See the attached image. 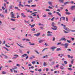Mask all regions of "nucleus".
<instances>
[{"label": "nucleus", "instance_id": "f257e3e1", "mask_svg": "<svg viewBox=\"0 0 75 75\" xmlns=\"http://www.w3.org/2000/svg\"><path fill=\"white\" fill-rule=\"evenodd\" d=\"M54 25H55V23L54 22H52V26L55 28H54L52 27L51 28L52 30H57V27L56 26H54Z\"/></svg>", "mask_w": 75, "mask_h": 75}, {"label": "nucleus", "instance_id": "f03ea898", "mask_svg": "<svg viewBox=\"0 0 75 75\" xmlns=\"http://www.w3.org/2000/svg\"><path fill=\"white\" fill-rule=\"evenodd\" d=\"M61 25H62V26H63L64 29H65L66 31H70V30H69V29L68 28L65 27H66L65 25H64L63 24H62Z\"/></svg>", "mask_w": 75, "mask_h": 75}, {"label": "nucleus", "instance_id": "7ed1b4c3", "mask_svg": "<svg viewBox=\"0 0 75 75\" xmlns=\"http://www.w3.org/2000/svg\"><path fill=\"white\" fill-rule=\"evenodd\" d=\"M11 18H16V17H14V13L13 12H11Z\"/></svg>", "mask_w": 75, "mask_h": 75}, {"label": "nucleus", "instance_id": "20e7f679", "mask_svg": "<svg viewBox=\"0 0 75 75\" xmlns=\"http://www.w3.org/2000/svg\"><path fill=\"white\" fill-rule=\"evenodd\" d=\"M17 67L16 66H15L14 68H12V69L13 70L14 73H17V71L15 70V69H17Z\"/></svg>", "mask_w": 75, "mask_h": 75}, {"label": "nucleus", "instance_id": "39448f33", "mask_svg": "<svg viewBox=\"0 0 75 75\" xmlns=\"http://www.w3.org/2000/svg\"><path fill=\"white\" fill-rule=\"evenodd\" d=\"M55 48H57V47H52L50 48V49L52 50L53 51H55Z\"/></svg>", "mask_w": 75, "mask_h": 75}, {"label": "nucleus", "instance_id": "423d86ee", "mask_svg": "<svg viewBox=\"0 0 75 75\" xmlns=\"http://www.w3.org/2000/svg\"><path fill=\"white\" fill-rule=\"evenodd\" d=\"M68 45H69V44H68V43H66L64 44V46H65V47L66 48H68Z\"/></svg>", "mask_w": 75, "mask_h": 75}, {"label": "nucleus", "instance_id": "0eeeda50", "mask_svg": "<svg viewBox=\"0 0 75 75\" xmlns=\"http://www.w3.org/2000/svg\"><path fill=\"white\" fill-rule=\"evenodd\" d=\"M48 3L49 4L50 6H51L52 7H54V6H53L52 5V2H51V1H49L48 2Z\"/></svg>", "mask_w": 75, "mask_h": 75}, {"label": "nucleus", "instance_id": "6e6552de", "mask_svg": "<svg viewBox=\"0 0 75 75\" xmlns=\"http://www.w3.org/2000/svg\"><path fill=\"white\" fill-rule=\"evenodd\" d=\"M75 6H72L71 8V10H74L75 9Z\"/></svg>", "mask_w": 75, "mask_h": 75}, {"label": "nucleus", "instance_id": "1a4fd4ad", "mask_svg": "<svg viewBox=\"0 0 75 75\" xmlns=\"http://www.w3.org/2000/svg\"><path fill=\"white\" fill-rule=\"evenodd\" d=\"M40 35V33H38L37 34H35L34 35L37 36V37H38L39 35Z\"/></svg>", "mask_w": 75, "mask_h": 75}, {"label": "nucleus", "instance_id": "9d476101", "mask_svg": "<svg viewBox=\"0 0 75 75\" xmlns=\"http://www.w3.org/2000/svg\"><path fill=\"white\" fill-rule=\"evenodd\" d=\"M61 40H62V41H67V39H65V38H62L60 39V41H61Z\"/></svg>", "mask_w": 75, "mask_h": 75}, {"label": "nucleus", "instance_id": "9b49d317", "mask_svg": "<svg viewBox=\"0 0 75 75\" xmlns=\"http://www.w3.org/2000/svg\"><path fill=\"white\" fill-rule=\"evenodd\" d=\"M21 15L22 16V17H23L24 18H25V17H26V16L24 15V13H22L21 14Z\"/></svg>", "mask_w": 75, "mask_h": 75}, {"label": "nucleus", "instance_id": "f8f14e48", "mask_svg": "<svg viewBox=\"0 0 75 75\" xmlns=\"http://www.w3.org/2000/svg\"><path fill=\"white\" fill-rule=\"evenodd\" d=\"M70 3L69 1H67L65 2H64V5H66V4H69Z\"/></svg>", "mask_w": 75, "mask_h": 75}, {"label": "nucleus", "instance_id": "ddd939ff", "mask_svg": "<svg viewBox=\"0 0 75 75\" xmlns=\"http://www.w3.org/2000/svg\"><path fill=\"white\" fill-rule=\"evenodd\" d=\"M47 64L45 62H44L43 63V66L44 67H45V66H47Z\"/></svg>", "mask_w": 75, "mask_h": 75}, {"label": "nucleus", "instance_id": "4468645a", "mask_svg": "<svg viewBox=\"0 0 75 75\" xmlns=\"http://www.w3.org/2000/svg\"><path fill=\"white\" fill-rule=\"evenodd\" d=\"M27 56V54H24L23 55L21 56L22 57H24L25 56L26 57V56Z\"/></svg>", "mask_w": 75, "mask_h": 75}, {"label": "nucleus", "instance_id": "2eb2a0df", "mask_svg": "<svg viewBox=\"0 0 75 75\" xmlns=\"http://www.w3.org/2000/svg\"><path fill=\"white\" fill-rule=\"evenodd\" d=\"M44 41V40H39V43H42V42H43V41Z\"/></svg>", "mask_w": 75, "mask_h": 75}, {"label": "nucleus", "instance_id": "dca6fc26", "mask_svg": "<svg viewBox=\"0 0 75 75\" xmlns=\"http://www.w3.org/2000/svg\"><path fill=\"white\" fill-rule=\"evenodd\" d=\"M56 13H57V14H58V15H59V16H60V17L61 16V15L60 13H59V12H57Z\"/></svg>", "mask_w": 75, "mask_h": 75}, {"label": "nucleus", "instance_id": "f3484780", "mask_svg": "<svg viewBox=\"0 0 75 75\" xmlns=\"http://www.w3.org/2000/svg\"><path fill=\"white\" fill-rule=\"evenodd\" d=\"M17 45H18L19 46V47H21V48H24V46H21L20 45H19V44H18V43H17Z\"/></svg>", "mask_w": 75, "mask_h": 75}, {"label": "nucleus", "instance_id": "a211bd4d", "mask_svg": "<svg viewBox=\"0 0 75 75\" xmlns=\"http://www.w3.org/2000/svg\"><path fill=\"white\" fill-rule=\"evenodd\" d=\"M59 1L60 3H64V0H59Z\"/></svg>", "mask_w": 75, "mask_h": 75}, {"label": "nucleus", "instance_id": "6ab92c4d", "mask_svg": "<svg viewBox=\"0 0 75 75\" xmlns=\"http://www.w3.org/2000/svg\"><path fill=\"white\" fill-rule=\"evenodd\" d=\"M36 5H32L31 6V7H36Z\"/></svg>", "mask_w": 75, "mask_h": 75}, {"label": "nucleus", "instance_id": "aec40b11", "mask_svg": "<svg viewBox=\"0 0 75 75\" xmlns=\"http://www.w3.org/2000/svg\"><path fill=\"white\" fill-rule=\"evenodd\" d=\"M2 74H7V73L4 71H3L2 72Z\"/></svg>", "mask_w": 75, "mask_h": 75}, {"label": "nucleus", "instance_id": "412c9836", "mask_svg": "<svg viewBox=\"0 0 75 75\" xmlns=\"http://www.w3.org/2000/svg\"><path fill=\"white\" fill-rule=\"evenodd\" d=\"M60 68L61 69H64V67H63V66H62L60 67Z\"/></svg>", "mask_w": 75, "mask_h": 75}, {"label": "nucleus", "instance_id": "4be33fe9", "mask_svg": "<svg viewBox=\"0 0 75 75\" xmlns=\"http://www.w3.org/2000/svg\"><path fill=\"white\" fill-rule=\"evenodd\" d=\"M21 2L20 1L19 2V4L18 5V6L19 7H20V6H21Z\"/></svg>", "mask_w": 75, "mask_h": 75}, {"label": "nucleus", "instance_id": "5701e85b", "mask_svg": "<svg viewBox=\"0 0 75 75\" xmlns=\"http://www.w3.org/2000/svg\"><path fill=\"white\" fill-rule=\"evenodd\" d=\"M15 9H17V10H20V9L19 8H18V7L17 6H16L15 7Z\"/></svg>", "mask_w": 75, "mask_h": 75}, {"label": "nucleus", "instance_id": "b1692460", "mask_svg": "<svg viewBox=\"0 0 75 75\" xmlns=\"http://www.w3.org/2000/svg\"><path fill=\"white\" fill-rule=\"evenodd\" d=\"M61 18L63 19V21H65V17H61Z\"/></svg>", "mask_w": 75, "mask_h": 75}, {"label": "nucleus", "instance_id": "393cba45", "mask_svg": "<svg viewBox=\"0 0 75 75\" xmlns=\"http://www.w3.org/2000/svg\"><path fill=\"white\" fill-rule=\"evenodd\" d=\"M66 14L69 15L70 14H71V13H69V12H66L65 13Z\"/></svg>", "mask_w": 75, "mask_h": 75}, {"label": "nucleus", "instance_id": "a878e982", "mask_svg": "<svg viewBox=\"0 0 75 75\" xmlns=\"http://www.w3.org/2000/svg\"><path fill=\"white\" fill-rule=\"evenodd\" d=\"M3 47L4 48H5V49H6V50H7V51H9V50H8V49L7 48H6L5 47Z\"/></svg>", "mask_w": 75, "mask_h": 75}, {"label": "nucleus", "instance_id": "bb28decb", "mask_svg": "<svg viewBox=\"0 0 75 75\" xmlns=\"http://www.w3.org/2000/svg\"><path fill=\"white\" fill-rule=\"evenodd\" d=\"M67 63H68L67 62V61H64V64H67Z\"/></svg>", "mask_w": 75, "mask_h": 75}, {"label": "nucleus", "instance_id": "cd10ccee", "mask_svg": "<svg viewBox=\"0 0 75 75\" xmlns=\"http://www.w3.org/2000/svg\"><path fill=\"white\" fill-rule=\"evenodd\" d=\"M35 52H36L37 54H39L40 53L38 52V51H37V50H35Z\"/></svg>", "mask_w": 75, "mask_h": 75}, {"label": "nucleus", "instance_id": "c85d7f7f", "mask_svg": "<svg viewBox=\"0 0 75 75\" xmlns=\"http://www.w3.org/2000/svg\"><path fill=\"white\" fill-rule=\"evenodd\" d=\"M0 16H1V17H3V18H4V16L2 14H0Z\"/></svg>", "mask_w": 75, "mask_h": 75}, {"label": "nucleus", "instance_id": "c756f323", "mask_svg": "<svg viewBox=\"0 0 75 75\" xmlns=\"http://www.w3.org/2000/svg\"><path fill=\"white\" fill-rule=\"evenodd\" d=\"M68 69L69 70V71H72V69L71 68H68Z\"/></svg>", "mask_w": 75, "mask_h": 75}, {"label": "nucleus", "instance_id": "7c9ffc66", "mask_svg": "<svg viewBox=\"0 0 75 75\" xmlns=\"http://www.w3.org/2000/svg\"><path fill=\"white\" fill-rule=\"evenodd\" d=\"M35 24L32 25H31V27H32V28H33V27H34V26H35Z\"/></svg>", "mask_w": 75, "mask_h": 75}, {"label": "nucleus", "instance_id": "2f4dec72", "mask_svg": "<svg viewBox=\"0 0 75 75\" xmlns=\"http://www.w3.org/2000/svg\"><path fill=\"white\" fill-rule=\"evenodd\" d=\"M37 12H33V13H31V15H33V14H36V13H37Z\"/></svg>", "mask_w": 75, "mask_h": 75}, {"label": "nucleus", "instance_id": "473e14b6", "mask_svg": "<svg viewBox=\"0 0 75 75\" xmlns=\"http://www.w3.org/2000/svg\"><path fill=\"white\" fill-rule=\"evenodd\" d=\"M32 63L33 64H35V62L33 61L32 62Z\"/></svg>", "mask_w": 75, "mask_h": 75}, {"label": "nucleus", "instance_id": "72a5a7b5", "mask_svg": "<svg viewBox=\"0 0 75 75\" xmlns=\"http://www.w3.org/2000/svg\"><path fill=\"white\" fill-rule=\"evenodd\" d=\"M11 20H12V21H16V19H14L13 18L11 19Z\"/></svg>", "mask_w": 75, "mask_h": 75}, {"label": "nucleus", "instance_id": "f704fd0d", "mask_svg": "<svg viewBox=\"0 0 75 75\" xmlns=\"http://www.w3.org/2000/svg\"><path fill=\"white\" fill-rule=\"evenodd\" d=\"M31 30H32V31H34L35 30V28H33Z\"/></svg>", "mask_w": 75, "mask_h": 75}, {"label": "nucleus", "instance_id": "c9c22d12", "mask_svg": "<svg viewBox=\"0 0 75 75\" xmlns=\"http://www.w3.org/2000/svg\"><path fill=\"white\" fill-rule=\"evenodd\" d=\"M25 6H28V7H30V5H25Z\"/></svg>", "mask_w": 75, "mask_h": 75}, {"label": "nucleus", "instance_id": "e433bc0d", "mask_svg": "<svg viewBox=\"0 0 75 75\" xmlns=\"http://www.w3.org/2000/svg\"><path fill=\"white\" fill-rule=\"evenodd\" d=\"M30 44L31 45H35V44L34 43H30Z\"/></svg>", "mask_w": 75, "mask_h": 75}, {"label": "nucleus", "instance_id": "4c0bfd02", "mask_svg": "<svg viewBox=\"0 0 75 75\" xmlns=\"http://www.w3.org/2000/svg\"><path fill=\"white\" fill-rule=\"evenodd\" d=\"M54 63H55V62H52V65H54Z\"/></svg>", "mask_w": 75, "mask_h": 75}, {"label": "nucleus", "instance_id": "58836bf2", "mask_svg": "<svg viewBox=\"0 0 75 75\" xmlns=\"http://www.w3.org/2000/svg\"><path fill=\"white\" fill-rule=\"evenodd\" d=\"M49 8H50V9H52V8L51 7H50V6H48Z\"/></svg>", "mask_w": 75, "mask_h": 75}, {"label": "nucleus", "instance_id": "ea45409f", "mask_svg": "<svg viewBox=\"0 0 75 75\" xmlns=\"http://www.w3.org/2000/svg\"><path fill=\"white\" fill-rule=\"evenodd\" d=\"M14 57H18V55H17V54H14Z\"/></svg>", "mask_w": 75, "mask_h": 75}, {"label": "nucleus", "instance_id": "a19ab883", "mask_svg": "<svg viewBox=\"0 0 75 75\" xmlns=\"http://www.w3.org/2000/svg\"><path fill=\"white\" fill-rule=\"evenodd\" d=\"M64 33H68V32H67L65 31V30H64Z\"/></svg>", "mask_w": 75, "mask_h": 75}, {"label": "nucleus", "instance_id": "79ce46f5", "mask_svg": "<svg viewBox=\"0 0 75 75\" xmlns=\"http://www.w3.org/2000/svg\"><path fill=\"white\" fill-rule=\"evenodd\" d=\"M61 50V48H57V51H60Z\"/></svg>", "mask_w": 75, "mask_h": 75}, {"label": "nucleus", "instance_id": "37998d69", "mask_svg": "<svg viewBox=\"0 0 75 75\" xmlns=\"http://www.w3.org/2000/svg\"><path fill=\"white\" fill-rule=\"evenodd\" d=\"M55 40V38L53 37L52 41H54Z\"/></svg>", "mask_w": 75, "mask_h": 75}, {"label": "nucleus", "instance_id": "c03bdc74", "mask_svg": "<svg viewBox=\"0 0 75 75\" xmlns=\"http://www.w3.org/2000/svg\"><path fill=\"white\" fill-rule=\"evenodd\" d=\"M43 17H47V15L45 14L43 15Z\"/></svg>", "mask_w": 75, "mask_h": 75}, {"label": "nucleus", "instance_id": "a18cd8bd", "mask_svg": "<svg viewBox=\"0 0 75 75\" xmlns=\"http://www.w3.org/2000/svg\"><path fill=\"white\" fill-rule=\"evenodd\" d=\"M16 66L17 67H20V64H16Z\"/></svg>", "mask_w": 75, "mask_h": 75}, {"label": "nucleus", "instance_id": "49530a36", "mask_svg": "<svg viewBox=\"0 0 75 75\" xmlns=\"http://www.w3.org/2000/svg\"><path fill=\"white\" fill-rule=\"evenodd\" d=\"M55 18V17H53L51 19V21H53V19H54Z\"/></svg>", "mask_w": 75, "mask_h": 75}, {"label": "nucleus", "instance_id": "de8ad7c7", "mask_svg": "<svg viewBox=\"0 0 75 75\" xmlns=\"http://www.w3.org/2000/svg\"><path fill=\"white\" fill-rule=\"evenodd\" d=\"M67 42H69V43H71V40H67Z\"/></svg>", "mask_w": 75, "mask_h": 75}, {"label": "nucleus", "instance_id": "09e8293b", "mask_svg": "<svg viewBox=\"0 0 75 75\" xmlns=\"http://www.w3.org/2000/svg\"><path fill=\"white\" fill-rule=\"evenodd\" d=\"M12 6H10L9 7V8H10V9H12Z\"/></svg>", "mask_w": 75, "mask_h": 75}, {"label": "nucleus", "instance_id": "8fccbe9b", "mask_svg": "<svg viewBox=\"0 0 75 75\" xmlns=\"http://www.w3.org/2000/svg\"><path fill=\"white\" fill-rule=\"evenodd\" d=\"M70 31H72V32H75V30H70Z\"/></svg>", "mask_w": 75, "mask_h": 75}, {"label": "nucleus", "instance_id": "3c124183", "mask_svg": "<svg viewBox=\"0 0 75 75\" xmlns=\"http://www.w3.org/2000/svg\"><path fill=\"white\" fill-rule=\"evenodd\" d=\"M46 11H50V10L48 9H46Z\"/></svg>", "mask_w": 75, "mask_h": 75}, {"label": "nucleus", "instance_id": "603ef678", "mask_svg": "<svg viewBox=\"0 0 75 75\" xmlns=\"http://www.w3.org/2000/svg\"><path fill=\"white\" fill-rule=\"evenodd\" d=\"M36 16L37 15L35 14H33V17H35V16Z\"/></svg>", "mask_w": 75, "mask_h": 75}, {"label": "nucleus", "instance_id": "864d4df0", "mask_svg": "<svg viewBox=\"0 0 75 75\" xmlns=\"http://www.w3.org/2000/svg\"><path fill=\"white\" fill-rule=\"evenodd\" d=\"M71 38V40H72V41H74V40L75 39H74V38Z\"/></svg>", "mask_w": 75, "mask_h": 75}, {"label": "nucleus", "instance_id": "5fc2aeb1", "mask_svg": "<svg viewBox=\"0 0 75 75\" xmlns=\"http://www.w3.org/2000/svg\"><path fill=\"white\" fill-rule=\"evenodd\" d=\"M38 71H39V72H41V69H40L39 70H38Z\"/></svg>", "mask_w": 75, "mask_h": 75}, {"label": "nucleus", "instance_id": "6e6d98bb", "mask_svg": "<svg viewBox=\"0 0 75 75\" xmlns=\"http://www.w3.org/2000/svg\"><path fill=\"white\" fill-rule=\"evenodd\" d=\"M66 21H68V17L66 18Z\"/></svg>", "mask_w": 75, "mask_h": 75}, {"label": "nucleus", "instance_id": "4d7b16f0", "mask_svg": "<svg viewBox=\"0 0 75 75\" xmlns=\"http://www.w3.org/2000/svg\"><path fill=\"white\" fill-rule=\"evenodd\" d=\"M48 14L49 15H51L52 14V13L51 12H49L48 13Z\"/></svg>", "mask_w": 75, "mask_h": 75}, {"label": "nucleus", "instance_id": "13d9d810", "mask_svg": "<svg viewBox=\"0 0 75 75\" xmlns=\"http://www.w3.org/2000/svg\"><path fill=\"white\" fill-rule=\"evenodd\" d=\"M48 48H45L43 50V51H45V50H46V49H48Z\"/></svg>", "mask_w": 75, "mask_h": 75}, {"label": "nucleus", "instance_id": "bf43d9fd", "mask_svg": "<svg viewBox=\"0 0 75 75\" xmlns=\"http://www.w3.org/2000/svg\"><path fill=\"white\" fill-rule=\"evenodd\" d=\"M49 71V69L48 68H46V71L47 72L48 71Z\"/></svg>", "mask_w": 75, "mask_h": 75}, {"label": "nucleus", "instance_id": "052dcab7", "mask_svg": "<svg viewBox=\"0 0 75 75\" xmlns=\"http://www.w3.org/2000/svg\"><path fill=\"white\" fill-rule=\"evenodd\" d=\"M45 45H46V46H47V45H48V44H47V43H45Z\"/></svg>", "mask_w": 75, "mask_h": 75}, {"label": "nucleus", "instance_id": "680f3d73", "mask_svg": "<svg viewBox=\"0 0 75 75\" xmlns=\"http://www.w3.org/2000/svg\"><path fill=\"white\" fill-rule=\"evenodd\" d=\"M16 58H17V57H13L12 59H16Z\"/></svg>", "mask_w": 75, "mask_h": 75}, {"label": "nucleus", "instance_id": "e2e57ef3", "mask_svg": "<svg viewBox=\"0 0 75 75\" xmlns=\"http://www.w3.org/2000/svg\"><path fill=\"white\" fill-rule=\"evenodd\" d=\"M5 58H6V59H7V58L8 57L7 56H5Z\"/></svg>", "mask_w": 75, "mask_h": 75}, {"label": "nucleus", "instance_id": "0e129e2a", "mask_svg": "<svg viewBox=\"0 0 75 75\" xmlns=\"http://www.w3.org/2000/svg\"><path fill=\"white\" fill-rule=\"evenodd\" d=\"M68 51H71V49H67Z\"/></svg>", "mask_w": 75, "mask_h": 75}, {"label": "nucleus", "instance_id": "69168bd1", "mask_svg": "<svg viewBox=\"0 0 75 75\" xmlns=\"http://www.w3.org/2000/svg\"><path fill=\"white\" fill-rule=\"evenodd\" d=\"M57 11H59V12H60V9H58L57 10Z\"/></svg>", "mask_w": 75, "mask_h": 75}, {"label": "nucleus", "instance_id": "338daca9", "mask_svg": "<svg viewBox=\"0 0 75 75\" xmlns=\"http://www.w3.org/2000/svg\"><path fill=\"white\" fill-rule=\"evenodd\" d=\"M40 29H41V30H43V28L42 27H40Z\"/></svg>", "mask_w": 75, "mask_h": 75}, {"label": "nucleus", "instance_id": "774afa93", "mask_svg": "<svg viewBox=\"0 0 75 75\" xmlns=\"http://www.w3.org/2000/svg\"><path fill=\"white\" fill-rule=\"evenodd\" d=\"M69 67H72V65L71 64H69Z\"/></svg>", "mask_w": 75, "mask_h": 75}]
</instances>
